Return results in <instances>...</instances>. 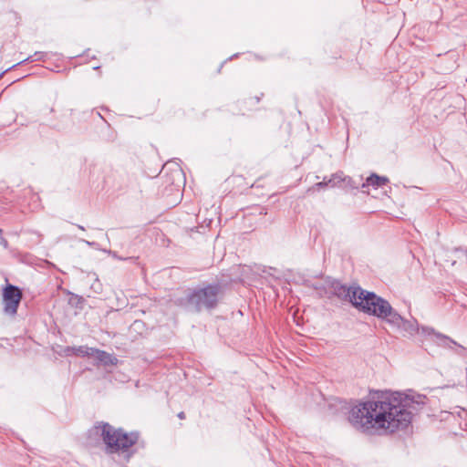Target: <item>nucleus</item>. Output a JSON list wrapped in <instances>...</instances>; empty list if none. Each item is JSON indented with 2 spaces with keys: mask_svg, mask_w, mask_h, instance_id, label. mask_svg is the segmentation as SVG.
Masks as SVG:
<instances>
[{
  "mask_svg": "<svg viewBox=\"0 0 467 467\" xmlns=\"http://www.w3.org/2000/svg\"><path fill=\"white\" fill-rule=\"evenodd\" d=\"M415 402L399 392H381L354 406L348 416L351 425L364 432L393 433L412 420Z\"/></svg>",
  "mask_w": 467,
  "mask_h": 467,
  "instance_id": "obj_1",
  "label": "nucleus"
},
{
  "mask_svg": "<svg viewBox=\"0 0 467 467\" xmlns=\"http://www.w3.org/2000/svg\"><path fill=\"white\" fill-rule=\"evenodd\" d=\"M340 289L354 307L379 319L387 322L394 310L386 299L360 286L346 287L342 285Z\"/></svg>",
  "mask_w": 467,
  "mask_h": 467,
  "instance_id": "obj_2",
  "label": "nucleus"
},
{
  "mask_svg": "<svg viewBox=\"0 0 467 467\" xmlns=\"http://www.w3.org/2000/svg\"><path fill=\"white\" fill-rule=\"evenodd\" d=\"M94 431L100 434L107 453L128 452L140 438L137 431L127 432L122 429H116L107 422H100L95 426Z\"/></svg>",
  "mask_w": 467,
  "mask_h": 467,
  "instance_id": "obj_3",
  "label": "nucleus"
},
{
  "mask_svg": "<svg viewBox=\"0 0 467 467\" xmlns=\"http://www.w3.org/2000/svg\"><path fill=\"white\" fill-rule=\"evenodd\" d=\"M219 291L218 285H209L203 288L195 289L188 296V303L197 312L202 309H212L218 303Z\"/></svg>",
  "mask_w": 467,
  "mask_h": 467,
  "instance_id": "obj_4",
  "label": "nucleus"
},
{
  "mask_svg": "<svg viewBox=\"0 0 467 467\" xmlns=\"http://www.w3.org/2000/svg\"><path fill=\"white\" fill-rule=\"evenodd\" d=\"M4 313L14 317L17 313V308L22 299L21 290L13 285H7L3 290Z\"/></svg>",
  "mask_w": 467,
  "mask_h": 467,
  "instance_id": "obj_5",
  "label": "nucleus"
},
{
  "mask_svg": "<svg viewBox=\"0 0 467 467\" xmlns=\"http://www.w3.org/2000/svg\"><path fill=\"white\" fill-rule=\"evenodd\" d=\"M387 323L389 324L392 327L397 328L399 331L410 336L418 332L417 321L404 319L396 310H393L388 318Z\"/></svg>",
  "mask_w": 467,
  "mask_h": 467,
  "instance_id": "obj_6",
  "label": "nucleus"
},
{
  "mask_svg": "<svg viewBox=\"0 0 467 467\" xmlns=\"http://www.w3.org/2000/svg\"><path fill=\"white\" fill-rule=\"evenodd\" d=\"M389 182V179L385 176H379L376 173H372L367 178L366 182L361 185V189L365 192V189L368 186H372L375 189L382 187Z\"/></svg>",
  "mask_w": 467,
  "mask_h": 467,
  "instance_id": "obj_7",
  "label": "nucleus"
},
{
  "mask_svg": "<svg viewBox=\"0 0 467 467\" xmlns=\"http://www.w3.org/2000/svg\"><path fill=\"white\" fill-rule=\"evenodd\" d=\"M92 357H94L99 363L105 366L116 365L118 363V358L98 348H94Z\"/></svg>",
  "mask_w": 467,
  "mask_h": 467,
  "instance_id": "obj_8",
  "label": "nucleus"
},
{
  "mask_svg": "<svg viewBox=\"0 0 467 467\" xmlns=\"http://www.w3.org/2000/svg\"><path fill=\"white\" fill-rule=\"evenodd\" d=\"M68 355H76L78 357H91L93 356L94 348H88L87 346L72 347L67 348Z\"/></svg>",
  "mask_w": 467,
  "mask_h": 467,
  "instance_id": "obj_9",
  "label": "nucleus"
},
{
  "mask_svg": "<svg viewBox=\"0 0 467 467\" xmlns=\"http://www.w3.org/2000/svg\"><path fill=\"white\" fill-rule=\"evenodd\" d=\"M45 62V67L49 69L50 71H53V72H62L65 70V68L63 67H61L60 65L58 64H56L53 66L52 64V60H43Z\"/></svg>",
  "mask_w": 467,
  "mask_h": 467,
  "instance_id": "obj_10",
  "label": "nucleus"
},
{
  "mask_svg": "<svg viewBox=\"0 0 467 467\" xmlns=\"http://www.w3.org/2000/svg\"><path fill=\"white\" fill-rule=\"evenodd\" d=\"M437 337L441 338L443 341H448V342H450L451 344L457 345V343L454 340L449 338L448 337H446L444 335L437 334Z\"/></svg>",
  "mask_w": 467,
  "mask_h": 467,
  "instance_id": "obj_11",
  "label": "nucleus"
},
{
  "mask_svg": "<svg viewBox=\"0 0 467 467\" xmlns=\"http://www.w3.org/2000/svg\"><path fill=\"white\" fill-rule=\"evenodd\" d=\"M330 182H331V180H329L328 182H317V183H316V184L314 185V187H313V188L319 190V189H321V188H323V187L327 186Z\"/></svg>",
  "mask_w": 467,
  "mask_h": 467,
  "instance_id": "obj_12",
  "label": "nucleus"
},
{
  "mask_svg": "<svg viewBox=\"0 0 467 467\" xmlns=\"http://www.w3.org/2000/svg\"><path fill=\"white\" fill-rule=\"evenodd\" d=\"M26 60H22L21 62L17 63L16 65H14V66H12V67H8L7 69H5L4 72H2V73L0 74V78L3 76V74H4L5 72H6V71L10 70V69H11V68H13V67H16L21 66V65H22L24 62H26Z\"/></svg>",
  "mask_w": 467,
  "mask_h": 467,
  "instance_id": "obj_13",
  "label": "nucleus"
},
{
  "mask_svg": "<svg viewBox=\"0 0 467 467\" xmlns=\"http://www.w3.org/2000/svg\"><path fill=\"white\" fill-rule=\"evenodd\" d=\"M178 418L181 419V420H183L185 419V414L183 411H181L180 413H178Z\"/></svg>",
  "mask_w": 467,
  "mask_h": 467,
  "instance_id": "obj_14",
  "label": "nucleus"
},
{
  "mask_svg": "<svg viewBox=\"0 0 467 467\" xmlns=\"http://www.w3.org/2000/svg\"><path fill=\"white\" fill-rule=\"evenodd\" d=\"M88 51H89V50H87V53H86L85 55H86L87 57H89V58H91V59L96 58V56H95V55H89V54H88Z\"/></svg>",
  "mask_w": 467,
  "mask_h": 467,
  "instance_id": "obj_15",
  "label": "nucleus"
},
{
  "mask_svg": "<svg viewBox=\"0 0 467 467\" xmlns=\"http://www.w3.org/2000/svg\"><path fill=\"white\" fill-rule=\"evenodd\" d=\"M237 57V54L231 56L229 58L234 59Z\"/></svg>",
  "mask_w": 467,
  "mask_h": 467,
  "instance_id": "obj_16",
  "label": "nucleus"
},
{
  "mask_svg": "<svg viewBox=\"0 0 467 467\" xmlns=\"http://www.w3.org/2000/svg\"><path fill=\"white\" fill-rule=\"evenodd\" d=\"M255 101L258 103L260 101V97H255Z\"/></svg>",
  "mask_w": 467,
  "mask_h": 467,
  "instance_id": "obj_17",
  "label": "nucleus"
},
{
  "mask_svg": "<svg viewBox=\"0 0 467 467\" xmlns=\"http://www.w3.org/2000/svg\"><path fill=\"white\" fill-rule=\"evenodd\" d=\"M2 244H3L5 246H6L7 242H6L5 240H3V241H2Z\"/></svg>",
  "mask_w": 467,
  "mask_h": 467,
  "instance_id": "obj_18",
  "label": "nucleus"
},
{
  "mask_svg": "<svg viewBox=\"0 0 467 467\" xmlns=\"http://www.w3.org/2000/svg\"><path fill=\"white\" fill-rule=\"evenodd\" d=\"M78 227L79 229H81V230H84V227H83V226H81V225H78Z\"/></svg>",
  "mask_w": 467,
  "mask_h": 467,
  "instance_id": "obj_19",
  "label": "nucleus"
}]
</instances>
